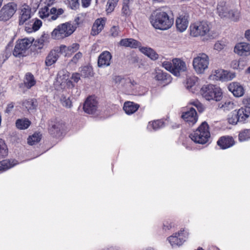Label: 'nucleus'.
<instances>
[{"instance_id": "nucleus-43", "label": "nucleus", "mask_w": 250, "mask_h": 250, "mask_svg": "<svg viewBox=\"0 0 250 250\" xmlns=\"http://www.w3.org/2000/svg\"><path fill=\"white\" fill-rule=\"evenodd\" d=\"M198 78L195 76H190L187 78L186 86L189 89L194 86L197 82Z\"/></svg>"}, {"instance_id": "nucleus-16", "label": "nucleus", "mask_w": 250, "mask_h": 250, "mask_svg": "<svg viewBox=\"0 0 250 250\" xmlns=\"http://www.w3.org/2000/svg\"><path fill=\"white\" fill-rule=\"evenodd\" d=\"M97 105L98 102L94 97L89 96L83 104V109L86 113L92 114L97 110Z\"/></svg>"}, {"instance_id": "nucleus-17", "label": "nucleus", "mask_w": 250, "mask_h": 250, "mask_svg": "<svg viewBox=\"0 0 250 250\" xmlns=\"http://www.w3.org/2000/svg\"><path fill=\"white\" fill-rule=\"evenodd\" d=\"M216 143L220 149L224 150L233 146L235 144V141L233 137L225 135L220 137Z\"/></svg>"}, {"instance_id": "nucleus-62", "label": "nucleus", "mask_w": 250, "mask_h": 250, "mask_svg": "<svg viewBox=\"0 0 250 250\" xmlns=\"http://www.w3.org/2000/svg\"><path fill=\"white\" fill-rule=\"evenodd\" d=\"M224 48V45L221 44L219 42H216L214 45V48L215 50L220 51L223 49Z\"/></svg>"}, {"instance_id": "nucleus-44", "label": "nucleus", "mask_w": 250, "mask_h": 250, "mask_svg": "<svg viewBox=\"0 0 250 250\" xmlns=\"http://www.w3.org/2000/svg\"><path fill=\"white\" fill-rule=\"evenodd\" d=\"M174 227V224L173 222L170 219H167L165 220L163 223V230L164 231L169 230Z\"/></svg>"}, {"instance_id": "nucleus-36", "label": "nucleus", "mask_w": 250, "mask_h": 250, "mask_svg": "<svg viewBox=\"0 0 250 250\" xmlns=\"http://www.w3.org/2000/svg\"><path fill=\"white\" fill-rule=\"evenodd\" d=\"M217 11L220 17L226 18L229 10H228L227 7L225 6V3L223 2L218 4Z\"/></svg>"}, {"instance_id": "nucleus-5", "label": "nucleus", "mask_w": 250, "mask_h": 250, "mask_svg": "<svg viewBox=\"0 0 250 250\" xmlns=\"http://www.w3.org/2000/svg\"><path fill=\"white\" fill-rule=\"evenodd\" d=\"M76 30L71 22L60 24L51 33V37L54 40H61L70 36Z\"/></svg>"}, {"instance_id": "nucleus-49", "label": "nucleus", "mask_w": 250, "mask_h": 250, "mask_svg": "<svg viewBox=\"0 0 250 250\" xmlns=\"http://www.w3.org/2000/svg\"><path fill=\"white\" fill-rule=\"evenodd\" d=\"M67 4L68 6L73 10H76L79 7V0H67Z\"/></svg>"}, {"instance_id": "nucleus-37", "label": "nucleus", "mask_w": 250, "mask_h": 250, "mask_svg": "<svg viewBox=\"0 0 250 250\" xmlns=\"http://www.w3.org/2000/svg\"><path fill=\"white\" fill-rule=\"evenodd\" d=\"M238 139L240 142H244L250 139V129H244L239 132Z\"/></svg>"}, {"instance_id": "nucleus-58", "label": "nucleus", "mask_w": 250, "mask_h": 250, "mask_svg": "<svg viewBox=\"0 0 250 250\" xmlns=\"http://www.w3.org/2000/svg\"><path fill=\"white\" fill-rule=\"evenodd\" d=\"M239 70L243 69L247 65V61L244 59H240L238 61Z\"/></svg>"}, {"instance_id": "nucleus-3", "label": "nucleus", "mask_w": 250, "mask_h": 250, "mask_svg": "<svg viewBox=\"0 0 250 250\" xmlns=\"http://www.w3.org/2000/svg\"><path fill=\"white\" fill-rule=\"evenodd\" d=\"M189 137L196 144H207L210 137L208 124L205 121L203 122L195 130L189 134Z\"/></svg>"}, {"instance_id": "nucleus-63", "label": "nucleus", "mask_w": 250, "mask_h": 250, "mask_svg": "<svg viewBox=\"0 0 250 250\" xmlns=\"http://www.w3.org/2000/svg\"><path fill=\"white\" fill-rule=\"evenodd\" d=\"M81 1L83 7L86 8L90 5L91 0H81Z\"/></svg>"}, {"instance_id": "nucleus-30", "label": "nucleus", "mask_w": 250, "mask_h": 250, "mask_svg": "<svg viewBox=\"0 0 250 250\" xmlns=\"http://www.w3.org/2000/svg\"><path fill=\"white\" fill-rule=\"evenodd\" d=\"M140 51L152 60H156L158 58V54L151 48L148 47H141L140 46Z\"/></svg>"}, {"instance_id": "nucleus-26", "label": "nucleus", "mask_w": 250, "mask_h": 250, "mask_svg": "<svg viewBox=\"0 0 250 250\" xmlns=\"http://www.w3.org/2000/svg\"><path fill=\"white\" fill-rule=\"evenodd\" d=\"M140 107V105L133 102L127 101L124 103L123 109L125 112L130 115L135 113Z\"/></svg>"}, {"instance_id": "nucleus-32", "label": "nucleus", "mask_w": 250, "mask_h": 250, "mask_svg": "<svg viewBox=\"0 0 250 250\" xmlns=\"http://www.w3.org/2000/svg\"><path fill=\"white\" fill-rule=\"evenodd\" d=\"M165 125V121L163 119H160L149 122L147 127L152 128L154 130H157L164 127Z\"/></svg>"}, {"instance_id": "nucleus-42", "label": "nucleus", "mask_w": 250, "mask_h": 250, "mask_svg": "<svg viewBox=\"0 0 250 250\" xmlns=\"http://www.w3.org/2000/svg\"><path fill=\"white\" fill-rule=\"evenodd\" d=\"M240 17V12L236 10H229L226 18L230 19L233 21H237Z\"/></svg>"}, {"instance_id": "nucleus-23", "label": "nucleus", "mask_w": 250, "mask_h": 250, "mask_svg": "<svg viewBox=\"0 0 250 250\" xmlns=\"http://www.w3.org/2000/svg\"><path fill=\"white\" fill-rule=\"evenodd\" d=\"M228 89L236 97H241L244 93L243 87L237 82H232L228 85Z\"/></svg>"}, {"instance_id": "nucleus-4", "label": "nucleus", "mask_w": 250, "mask_h": 250, "mask_svg": "<svg viewBox=\"0 0 250 250\" xmlns=\"http://www.w3.org/2000/svg\"><path fill=\"white\" fill-rule=\"evenodd\" d=\"M202 96L207 100L220 101L223 97L222 89L218 86L213 84L204 85L200 90Z\"/></svg>"}, {"instance_id": "nucleus-46", "label": "nucleus", "mask_w": 250, "mask_h": 250, "mask_svg": "<svg viewBox=\"0 0 250 250\" xmlns=\"http://www.w3.org/2000/svg\"><path fill=\"white\" fill-rule=\"evenodd\" d=\"M80 48V44L78 43H74L71 45L67 46L68 56L71 55L76 52Z\"/></svg>"}, {"instance_id": "nucleus-51", "label": "nucleus", "mask_w": 250, "mask_h": 250, "mask_svg": "<svg viewBox=\"0 0 250 250\" xmlns=\"http://www.w3.org/2000/svg\"><path fill=\"white\" fill-rule=\"evenodd\" d=\"M44 37L42 36L38 40H36L34 42V45L37 47H38V49H42V48L44 45Z\"/></svg>"}, {"instance_id": "nucleus-35", "label": "nucleus", "mask_w": 250, "mask_h": 250, "mask_svg": "<svg viewBox=\"0 0 250 250\" xmlns=\"http://www.w3.org/2000/svg\"><path fill=\"white\" fill-rule=\"evenodd\" d=\"M42 139V134L40 132H35L27 138V143L29 145L33 146L39 143Z\"/></svg>"}, {"instance_id": "nucleus-31", "label": "nucleus", "mask_w": 250, "mask_h": 250, "mask_svg": "<svg viewBox=\"0 0 250 250\" xmlns=\"http://www.w3.org/2000/svg\"><path fill=\"white\" fill-rule=\"evenodd\" d=\"M23 82L25 87L28 89L31 88L36 83V81L34 75L30 72L26 73Z\"/></svg>"}, {"instance_id": "nucleus-19", "label": "nucleus", "mask_w": 250, "mask_h": 250, "mask_svg": "<svg viewBox=\"0 0 250 250\" xmlns=\"http://www.w3.org/2000/svg\"><path fill=\"white\" fill-rule=\"evenodd\" d=\"M214 76L217 80L228 81L235 77V73L223 69H218L215 70Z\"/></svg>"}, {"instance_id": "nucleus-21", "label": "nucleus", "mask_w": 250, "mask_h": 250, "mask_svg": "<svg viewBox=\"0 0 250 250\" xmlns=\"http://www.w3.org/2000/svg\"><path fill=\"white\" fill-rule=\"evenodd\" d=\"M112 55L108 51H103L99 56L98 60V65L99 67H107L110 65Z\"/></svg>"}, {"instance_id": "nucleus-18", "label": "nucleus", "mask_w": 250, "mask_h": 250, "mask_svg": "<svg viewBox=\"0 0 250 250\" xmlns=\"http://www.w3.org/2000/svg\"><path fill=\"white\" fill-rule=\"evenodd\" d=\"M106 20V18L103 17L98 18L95 21L90 33L92 36L98 35L104 29Z\"/></svg>"}, {"instance_id": "nucleus-59", "label": "nucleus", "mask_w": 250, "mask_h": 250, "mask_svg": "<svg viewBox=\"0 0 250 250\" xmlns=\"http://www.w3.org/2000/svg\"><path fill=\"white\" fill-rule=\"evenodd\" d=\"M14 107V103L13 102H11L8 104L7 105V107L5 110V113L9 114L11 112L13 108Z\"/></svg>"}, {"instance_id": "nucleus-13", "label": "nucleus", "mask_w": 250, "mask_h": 250, "mask_svg": "<svg viewBox=\"0 0 250 250\" xmlns=\"http://www.w3.org/2000/svg\"><path fill=\"white\" fill-rule=\"evenodd\" d=\"M189 16L187 12L179 13L175 21V26L177 31L183 32L188 28Z\"/></svg>"}, {"instance_id": "nucleus-11", "label": "nucleus", "mask_w": 250, "mask_h": 250, "mask_svg": "<svg viewBox=\"0 0 250 250\" xmlns=\"http://www.w3.org/2000/svg\"><path fill=\"white\" fill-rule=\"evenodd\" d=\"M17 9V4L9 2L4 5L0 10V21H6L11 19Z\"/></svg>"}, {"instance_id": "nucleus-61", "label": "nucleus", "mask_w": 250, "mask_h": 250, "mask_svg": "<svg viewBox=\"0 0 250 250\" xmlns=\"http://www.w3.org/2000/svg\"><path fill=\"white\" fill-rule=\"evenodd\" d=\"M231 67L233 69H239V62L237 60H234L232 61L231 63Z\"/></svg>"}, {"instance_id": "nucleus-9", "label": "nucleus", "mask_w": 250, "mask_h": 250, "mask_svg": "<svg viewBox=\"0 0 250 250\" xmlns=\"http://www.w3.org/2000/svg\"><path fill=\"white\" fill-rule=\"evenodd\" d=\"M188 236V232L184 228L167 237V239L172 248L181 246L186 242Z\"/></svg>"}, {"instance_id": "nucleus-50", "label": "nucleus", "mask_w": 250, "mask_h": 250, "mask_svg": "<svg viewBox=\"0 0 250 250\" xmlns=\"http://www.w3.org/2000/svg\"><path fill=\"white\" fill-rule=\"evenodd\" d=\"M190 104L195 106L198 112L202 113L205 110V107L202 103L198 101H193L190 103Z\"/></svg>"}, {"instance_id": "nucleus-24", "label": "nucleus", "mask_w": 250, "mask_h": 250, "mask_svg": "<svg viewBox=\"0 0 250 250\" xmlns=\"http://www.w3.org/2000/svg\"><path fill=\"white\" fill-rule=\"evenodd\" d=\"M59 58V50H51L46 57L45 63L47 66H50L54 64Z\"/></svg>"}, {"instance_id": "nucleus-38", "label": "nucleus", "mask_w": 250, "mask_h": 250, "mask_svg": "<svg viewBox=\"0 0 250 250\" xmlns=\"http://www.w3.org/2000/svg\"><path fill=\"white\" fill-rule=\"evenodd\" d=\"M8 148L5 141L0 138V158H3L8 155Z\"/></svg>"}, {"instance_id": "nucleus-45", "label": "nucleus", "mask_w": 250, "mask_h": 250, "mask_svg": "<svg viewBox=\"0 0 250 250\" xmlns=\"http://www.w3.org/2000/svg\"><path fill=\"white\" fill-rule=\"evenodd\" d=\"M131 13V11L130 9L129 5H123L121 10L122 16L126 18L129 17Z\"/></svg>"}, {"instance_id": "nucleus-41", "label": "nucleus", "mask_w": 250, "mask_h": 250, "mask_svg": "<svg viewBox=\"0 0 250 250\" xmlns=\"http://www.w3.org/2000/svg\"><path fill=\"white\" fill-rule=\"evenodd\" d=\"M228 121V123L231 125H236L238 122H240L238 114H237L236 112V110H234L229 115Z\"/></svg>"}, {"instance_id": "nucleus-12", "label": "nucleus", "mask_w": 250, "mask_h": 250, "mask_svg": "<svg viewBox=\"0 0 250 250\" xmlns=\"http://www.w3.org/2000/svg\"><path fill=\"white\" fill-rule=\"evenodd\" d=\"M153 78L159 85L164 86L171 82V77L167 73L159 69H156L153 73Z\"/></svg>"}, {"instance_id": "nucleus-2", "label": "nucleus", "mask_w": 250, "mask_h": 250, "mask_svg": "<svg viewBox=\"0 0 250 250\" xmlns=\"http://www.w3.org/2000/svg\"><path fill=\"white\" fill-rule=\"evenodd\" d=\"M56 2V0H47L45 2V5L39 11L40 17L42 19L48 18L49 21L57 20L64 13V10L62 8L51 7Z\"/></svg>"}, {"instance_id": "nucleus-54", "label": "nucleus", "mask_w": 250, "mask_h": 250, "mask_svg": "<svg viewBox=\"0 0 250 250\" xmlns=\"http://www.w3.org/2000/svg\"><path fill=\"white\" fill-rule=\"evenodd\" d=\"M113 79L115 84H119L122 83H125V78H122L120 76H115Z\"/></svg>"}, {"instance_id": "nucleus-57", "label": "nucleus", "mask_w": 250, "mask_h": 250, "mask_svg": "<svg viewBox=\"0 0 250 250\" xmlns=\"http://www.w3.org/2000/svg\"><path fill=\"white\" fill-rule=\"evenodd\" d=\"M81 75L79 73H74L72 74L71 79L75 83H77L81 79Z\"/></svg>"}, {"instance_id": "nucleus-14", "label": "nucleus", "mask_w": 250, "mask_h": 250, "mask_svg": "<svg viewBox=\"0 0 250 250\" xmlns=\"http://www.w3.org/2000/svg\"><path fill=\"white\" fill-rule=\"evenodd\" d=\"M32 17V10L31 7L26 4L22 5L19 10L18 23L19 25L26 24Z\"/></svg>"}, {"instance_id": "nucleus-10", "label": "nucleus", "mask_w": 250, "mask_h": 250, "mask_svg": "<svg viewBox=\"0 0 250 250\" xmlns=\"http://www.w3.org/2000/svg\"><path fill=\"white\" fill-rule=\"evenodd\" d=\"M209 63V58L205 53H200L193 60V66L197 73H203Z\"/></svg>"}, {"instance_id": "nucleus-28", "label": "nucleus", "mask_w": 250, "mask_h": 250, "mask_svg": "<svg viewBox=\"0 0 250 250\" xmlns=\"http://www.w3.org/2000/svg\"><path fill=\"white\" fill-rule=\"evenodd\" d=\"M18 164L17 160L14 159H6L0 161V171H6Z\"/></svg>"}, {"instance_id": "nucleus-27", "label": "nucleus", "mask_w": 250, "mask_h": 250, "mask_svg": "<svg viewBox=\"0 0 250 250\" xmlns=\"http://www.w3.org/2000/svg\"><path fill=\"white\" fill-rule=\"evenodd\" d=\"M119 44L121 46L129 47L131 48H136L140 47L141 45L139 42L132 38L123 39L120 41Z\"/></svg>"}, {"instance_id": "nucleus-34", "label": "nucleus", "mask_w": 250, "mask_h": 250, "mask_svg": "<svg viewBox=\"0 0 250 250\" xmlns=\"http://www.w3.org/2000/svg\"><path fill=\"white\" fill-rule=\"evenodd\" d=\"M236 112L238 114V117L240 120V122H244L250 116V110H248L247 108L242 107L238 110H236Z\"/></svg>"}, {"instance_id": "nucleus-56", "label": "nucleus", "mask_w": 250, "mask_h": 250, "mask_svg": "<svg viewBox=\"0 0 250 250\" xmlns=\"http://www.w3.org/2000/svg\"><path fill=\"white\" fill-rule=\"evenodd\" d=\"M59 50V54L61 53H64L65 56H68V51L67 49V46L65 45H61L60 47Z\"/></svg>"}, {"instance_id": "nucleus-52", "label": "nucleus", "mask_w": 250, "mask_h": 250, "mask_svg": "<svg viewBox=\"0 0 250 250\" xmlns=\"http://www.w3.org/2000/svg\"><path fill=\"white\" fill-rule=\"evenodd\" d=\"M62 101L63 106L67 108H70L71 107L72 102L69 98L66 99L65 97H64L62 98Z\"/></svg>"}, {"instance_id": "nucleus-53", "label": "nucleus", "mask_w": 250, "mask_h": 250, "mask_svg": "<svg viewBox=\"0 0 250 250\" xmlns=\"http://www.w3.org/2000/svg\"><path fill=\"white\" fill-rule=\"evenodd\" d=\"M83 23V21L81 19L80 17H76L74 21V23L72 24L73 26H75L76 29L82 24Z\"/></svg>"}, {"instance_id": "nucleus-8", "label": "nucleus", "mask_w": 250, "mask_h": 250, "mask_svg": "<svg viewBox=\"0 0 250 250\" xmlns=\"http://www.w3.org/2000/svg\"><path fill=\"white\" fill-rule=\"evenodd\" d=\"M210 27L206 21H197L190 26V35L193 37L204 36L208 34Z\"/></svg>"}, {"instance_id": "nucleus-40", "label": "nucleus", "mask_w": 250, "mask_h": 250, "mask_svg": "<svg viewBox=\"0 0 250 250\" xmlns=\"http://www.w3.org/2000/svg\"><path fill=\"white\" fill-rule=\"evenodd\" d=\"M81 75L84 78L93 76V69L89 66H84L82 68Z\"/></svg>"}, {"instance_id": "nucleus-55", "label": "nucleus", "mask_w": 250, "mask_h": 250, "mask_svg": "<svg viewBox=\"0 0 250 250\" xmlns=\"http://www.w3.org/2000/svg\"><path fill=\"white\" fill-rule=\"evenodd\" d=\"M244 107L247 108L248 110H250V97L245 98L242 101Z\"/></svg>"}, {"instance_id": "nucleus-22", "label": "nucleus", "mask_w": 250, "mask_h": 250, "mask_svg": "<svg viewBox=\"0 0 250 250\" xmlns=\"http://www.w3.org/2000/svg\"><path fill=\"white\" fill-rule=\"evenodd\" d=\"M42 22L41 20L35 18L30 21L25 26V30L28 33L36 32L39 30L42 26Z\"/></svg>"}, {"instance_id": "nucleus-7", "label": "nucleus", "mask_w": 250, "mask_h": 250, "mask_svg": "<svg viewBox=\"0 0 250 250\" xmlns=\"http://www.w3.org/2000/svg\"><path fill=\"white\" fill-rule=\"evenodd\" d=\"M163 65L167 70L176 76H179L180 72H184L187 69L185 62L177 58L173 59L172 62H164Z\"/></svg>"}, {"instance_id": "nucleus-20", "label": "nucleus", "mask_w": 250, "mask_h": 250, "mask_svg": "<svg viewBox=\"0 0 250 250\" xmlns=\"http://www.w3.org/2000/svg\"><path fill=\"white\" fill-rule=\"evenodd\" d=\"M234 52L240 56H249L250 55V44L247 42L238 43L234 47Z\"/></svg>"}, {"instance_id": "nucleus-33", "label": "nucleus", "mask_w": 250, "mask_h": 250, "mask_svg": "<svg viewBox=\"0 0 250 250\" xmlns=\"http://www.w3.org/2000/svg\"><path fill=\"white\" fill-rule=\"evenodd\" d=\"M31 122L27 118L19 119L16 122V127L21 130L26 129L31 125Z\"/></svg>"}, {"instance_id": "nucleus-1", "label": "nucleus", "mask_w": 250, "mask_h": 250, "mask_svg": "<svg viewBox=\"0 0 250 250\" xmlns=\"http://www.w3.org/2000/svg\"><path fill=\"white\" fill-rule=\"evenodd\" d=\"M149 21L153 28L163 31L169 29L174 23L172 11L166 9H157L153 11Z\"/></svg>"}, {"instance_id": "nucleus-64", "label": "nucleus", "mask_w": 250, "mask_h": 250, "mask_svg": "<svg viewBox=\"0 0 250 250\" xmlns=\"http://www.w3.org/2000/svg\"><path fill=\"white\" fill-rule=\"evenodd\" d=\"M125 83L130 84V85L134 86L136 84V83L134 80H131L130 78H127L125 80Z\"/></svg>"}, {"instance_id": "nucleus-39", "label": "nucleus", "mask_w": 250, "mask_h": 250, "mask_svg": "<svg viewBox=\"0 0 250 250\" xmlns=\"http://www.w3.org/2000/svg\"><path fill=\"white\" fill-rule=\"evenodd\" d=\"M119 0H108L106 5V12L107 14L111 13L117 6Z\"/></svg>"}, {"instance_id": "nucleus-6", "label": "nucleus", "mask_w": 250, "mask_h": 250, "mask_svg": "<svg viewBox=\"0 0 250 250\" xmlns=\"http://www.w3.org/2000/svg\"><path fill=\"white\" fill-rule=\"evenodd\" d=\"M32 44V41L27 38L18 40L13 51V55L17 57L26 56Z\"/></svg>"}, {"instance_id": "nucleus-25", "label": "nucleus", "mask_w": 250, "mask_h": 250, "mask_svg": "<svg viewBox=\"0 0 250 250\" xmlns=\"http://www.w3.org/2000/svg\"><path fill=\"white\" fill-rule=\"evenodd\" d=\"M64 126V124L62 123L57 122L49 128V132L53 137H57L62 134L61 131L63 129Z\"/></svg>"}, {"instance_id": "nucleus-48", "label": "nucleus", "mask_w": 250, "mask_h": 250, "mask_svg": "<svg viewBox=\"0 0 250 250\" xmlns=\"http://www.w3.org/2000/svg\"><path fill=\"white\" fill-rule=\"evenodd\" d=\"M109 32L111 36L113 37L119 36L120 33L119 26L118 25L112 26L110 29Z\"/></svg>"}, {"instance_id": "nucleus-29", "label": "nucleus", "mask_w": 250, "mask_h": 250, "mask_svg": "<svg viewBox=\"0 0 250 250\" xmlns=\"http://www.w3.org/2000/svg\"><path fill=\"white\" fill-rule=\"evenodd\" d=\"M22 105L29 112L36 110L38 106L37 101L35 99H30L24 101Z\"/></svg>"}, {"instance_id": "nucleus-47", "label": "nucleus", "mask_w": 250, "mask_h": 250, "mask_svg": "<svg viewBox=\"0 0 250 250\" xmlns=\"http://www.w3.org/2000/svg\"><path fill=\"white\" fill-rule=\"evenodd\" d=\"M224 110H229L234 107V103L231 101H227L223 104L221 107Z\"/></svg>"}, {"instance_id": "nucleus-60", "label": "nucleus", "mask_w": 250, "mask_h": 250, "mask_svg": "<svg viewBox=\"0 0 250 250\" xmlns=\"http://www.w3.org/2000/svg\"><path fill=\"white\" fill-rule=\"evenodd\" d=\"M83 56V54L81 52H79L76 53L72 58V61L76 62L80 59Z\"/></svg>"}, {"instance_id": "nucleus-15", "label": "nucleus", "mask_w": 250, "mask_h": 250, "mask_svg": "<svg viewBox=\"0 0 250 250\" xmlns=\"http://www.w3.org/2000/svg\"><path fill=\"white\" fill-rule=\"evenodd\" d=\"M181 118L188 125L192 126L197 122L198 117L196 110L190 107L188 110L182 113Z\"/></svg>"}]
</instances>
